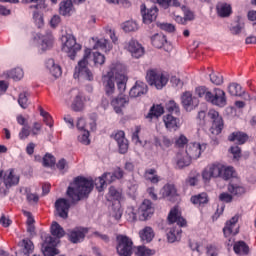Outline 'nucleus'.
<instances>
[{
  "mask_svg": "<svg viewBox=\"0 0 256 256\" xmlns=\"http://www.w3.org/2000/svg\"><path fill=\"white\" fill-rule=\"evenodd\" d=\"M109 48V40L105 39V38H100L96 41L95 45H94V49H102L105 50Z\"/></svg>",
  "mask_w": 256,
  "mask_h": 256,
  "instance_id": "nucleus-55",
  "label": "nucleus"
},
{
  "mask_svg": "<svg viewBox=\"0 0 256 256\" xmlns=\"http://www.w3.org/2000/svg\"><path fill=\"white\" fill-rule=\"evenodd\" d=\"M176 169H185L191 165V157L187 156L186 153L178 152L176 154Z\"/></svg>",
  "mask_w": 256,
  "mask_h": 256,
  "instance_id": "nucleus-30",
  "label": "nucleus"
},
{
  "mask_svg": "<svg viewBox=\"0 0 256 256\" xmlns=\"http://www.w3.org/2000/svg\"><path fill=\"white\" fill-rule=\"evenodd\" d=\"M22 247L23 248V253L25 255H29V253H33V249H35V246L33 245V242L29 239H24L22 241Z\"/></svg>",
  "mask_w": 256,
  "mask_h": 256,
  "instance_id": "nucleus-51",
  "label": "nucleus"
},
{
  "mask_svg": "<svg viewBox=\"0 0 256 256\" xmlns=\"http://www.w3.org/2000/svg\"><path fill=\"white\" fill-rule=\"evenodd\" d=\"M57 239L53 238L52 236H48L45 239L44 244L42 245V252L44 256H55L59 255V250L55 248L57 245Z\"/></svg>",
  "mask_w": 256,
  "mask_h": 256,
  "instance_id": "nucleus-11",
  "label": "nucleus"
},
{
  "mask_svg": "<svg viewBox=\"0 0 256 256\" xmlns=\"http://www.w3.org/2000/svg\"><path fill=\"white\" fill-rule=\"evenodd\" d=\"M92 56H93L94 65L105 64V55L101 54V52H93Z\"/></svg>",
  "mask_w": 256,
  "mask_h": 256,
  "instance_id": "nucleus-54",
  "label": "nucleus"
},
{
  "mask_svg": "<svg viewBox=\"0 0 256 256\" xmlns=\"http://www.w3.org/2000/svg\"><path fill=\"white\" fill-rule=\"evenodd\" d=\"M239 222V215H235L230 220H228L223 228V233L225 237H231V235H237L239 233V227L237 223Z\"/></svg>",
  "mask_w": 256,
  "mask_h": 256,
  "instance_id": "nucleus-16",
  "label": "nucleus"
},
{
  "mask_svg": "<svg viewBox=\"0 0 256 256\" xmlns=\"http://www.w3.org/2000/svg\"><path fill=\"white\" fill-rule=\"evenodd\" d=\"M62 41L64 42L62 45L63 53H66L72 61L75 60L77 52L81 51V44L77 43V39L71 34L63 36Z\"/></svg>",
  "mask_w": 256,
  "mask_h": 256,
  "instance_id": "nucleus-3",
  "label": "nucleus"
},
{
  "mask_svg": "<svg viewBox=\"0 0 256 256\" xmlns=\"http://www.w3.org/2000/svg\"><path fill=\"white\" fill-rule=\"evenodd\" d=\"M3 182L6 189H11V187L19 185V176L15 174L14 169H9L4 173Z\"/></svg>",
  "mask_w": 256,
  "mask_h": 256,
  "instance_id": "nucleus-18",
  "label": "nucleus"
},
{
  "mask_svg": "<svg viewBox=\"0 0 256 256\" xmlns=\"http://www.w3.org/2000/svg\"><path fill=\"white\" fill-rule=\"evenodd\" d=\"M108 201H121L123 199V191L117 190L114 186L109 188Z\"/></svg>",
  "mask_w": 256,
  "mask_h": 256,
  "instance_id": "nucleus-40",
  "label": "nucleus"
},
{
  "mask_svg": "<svg viewBox=\"0 0 256 256\" xmlns=\"http://www.w3.org/2000/svg\"><path fill=\"white\" fill-rule=\"evenodd\" d=\"M208 117L212 123L210 133H212V135H220L223 131V117L219 115V112L213 109L208 112Z\"/></svg>",
  "mask_w": 256,
  "mask_h": 256,
  "instance_id": "nucleus-8",
  "label": "nucleus"
},
{
  "mask_svg": "<svg viewBox=\"0 0 256 256\" xmlns=\"http://www.w3.org/2000/svg\"><path fill=\"white\" fill-rule=\"evenodd\" d=\"M51 235L56 237L54 239H56L57 243H59V239H61V237H65V230L63 227H61V225H59V223L53 222L51 225Z\"/></svg>",
  "mask_w": 256,
  "mask_h": 256,
  "instance_id": "nucleus-37",
  "label": "nucleus"
},
{
  "mask_svg": "<svg viewBox=\"0 0 256 256\" xmlns=\"http://www.w3.org/2000/svg\"><path fill=\"white\" fill-rule=\"evenodd\" d=\"M162 196L165 197H175L177 195V188L173 184H166L161 190Z\"/></svg>",
  "mask_w": 256,
  "mask_h": 256,
  "instance_id": "nucleus-45",
  "label": "nucleus"
},
{
  "mask_svg": "<svg viewBox=\"0 0 256 256\" xmlns=\"http://www.w3.org/2000/svg\"><path fill=\"white\" fill-rule=\"evenodd\" d=\"M181 101L186 111H192V109L199 105V99L193 97L191 92H184L181 96Z\"/></svg>",
  "mask_w": 256,
  "mask_h": 256,
  "instance_id": "nucleus-17",
  "label": "nucleus"
},
{
  "mask_svg": "<svg viewBox=\"0 0 256 256\" xmlns=\"http://www.w3.org/2000/svg\"><path fill=\"white\" fill-rule=\"evenodd\" d=\"M151 43L156 49H163L167 45V37L162 33H157L151 37Z\"/></svg>",
  "mask_w": 256,
  "mask_h": 256,
  "instance_id": "nucleus-31",
  "label": "nucleus"
},
{
  "mask_svg": "<svg viewBox=\"0 0 256 256\" xmlns=\"http://www.w3.org/2000/svg\"><path fill=\"white\" fill-rule=\"evenodd\" d=\"M91 191H93V180L85 177H77L74 180L73 186L68 187L66 194L71 200V203L75 205L81 199L88 197Z\"/></svg>",
  "mask_w": 256,
  "mask_h": 256,
  "instance_id": "nucleus-1",
  "label": "nucleus"
},
{
  "mask_svg": "<svg viewBox=\"0 0 256 256\" xmlns=\"http://www.w3.org/2000/svg\"><path fill=\"white\" fill-rule=\"evenodd\" d=\"M222 169H223V164L219 162L208 164L202 171V179L206 182L211 181V179H217L221 177Z\"/></svg>",
  "mask_w": 256,
  "mask_h": 256,
  "instance_id": "nucleus-7",
  "label": "nucleus"
},
{
  "mask_svg": "<svg viewBox=\"0 0 256 256\" xmlns=\"http://www.w3.org/2000/svg\"><path fill=\"white\" fill-rule=\"evenodd\" d=\"M156 145H158L159 147H162V149H167L171 147V145H173V142L166 136H163L162 139H160L159 141H156Z\"/></svg>",
  "mask_w": 256,
  "mask_h": 256,
  "instance_id": "nucleus-56",
  "label": "nucleus"
},
{
  "mask_svg": "<svg viewBox=\"0 0 256 256\" xmlns=\"http://www.w3.org/2000/svg\"><path fill=\"white\" fill-rule=\"evenodd\" d=\"M114 139L118 143L119 153H121L122 155H125V153L129 151V141L125 139V132L118 131L114 135Z\"/></svg>",
  "mask_w": 256,
  "mask_h": 256,
  "instance_id": "nucleus-21",
  "label": "nucleus"
},
{
  "mask_svg": "<svg viewBox=\"0 0 256 256\" xmlns=\"http://www.w3.org/2000/svg\"><path fill=\"white\" fill-rule=\"evenodd\" d=\"M55 208H56L57 214L62 219H67V217H69V209H71V204L69 203V200L65 198H60L56 200Z\"/></svg>",
  "mask_w": 256,
  "mask_h": 256,
  "instance_id": "nucleus-15",
  "label": "nucleus"
},
{
  "mask_svg": "<svg viewBox=\"0 0 256 256\" xmlns=\"http://www.w3.org/2000/svg\"><path fill=\"white\" fill-rule=\"evenodd\" d=\"M208 103H212L216 107H225L227 105L225 91L220 88H214L213 92L210 93V97H208Z\"/></svg>",
  "mask_w": 256,
  "mask_h": 256,
  "instance_id": "nucleus-9",
  "label": "nucleus"
},
{
  "mask_svg": "<svg viewBox=\"0 0 256 256\" xmlns=\"http://www.w3.org/2000/svg\"><path fill=\"white\" fill-rule=\"evenodd\" d=\"M89 59H91V49L86 48L84 51L83 59L78 62V65L75 68L74 79H87V81H93L94 76L93 72L87 67L89 65Z\"/></svg>",
  "mask_w": 256,
  "mask_h": 256,
  "instance_id": "nucleus-2",
  "label": "nucleus"
},
{
  "mask_svg": "<svg viewBox=\"0 0 256 256\" xmlns=\"http://www.w3.org/2000/svg\"><path fill=\"white\" fill-rule=\"evenodd\" d=\"M139 211L143 219H149V217L155 213V208L153 207L151 200L145 199L140 205Z\"/></svg>",
  "mask_w": 256,
  "mask_h": 256,
  "instance_id": "nucleus-24",
  "label": "nucleus"
},
{
  "mask_svg": "<svg viewBox=\"0 0 256 256\" xmlns=\"http://www.w3.org/2000/svg\"><path fill=\"white\" fill-rule=\"evenodd\" d=\"M181 233H182L181 228H178L177 230H175V229L170 230V232L168 233L169 243H175V241H177V239H179Z\"/></svg>",
  "mask_w": 256,
  "mask_h": 256,
  "instance_id": "nucleus-53",
  "label": "nucleus"
},
{
  "mask_svg": "<svg viewBox=\"0 0 256 256\" xmlns=\"http://www.w3.org/2000/svg\"><path fill=\"white\" fill-rule=\"evenodd\" d=\"M28 94L27 92H23V93H20L19 95V98H18V103L20 105V107H22V109H27L28 107Z\"/></svg>",
  "mask_w": 256,
  "mask_h": 256,
  "instance_id": "nucleus-57",
  "label": "nucleus"
},
{
  "mask_svg": "<svg viewBox=\"0 0 256 256\" xmlns=\"http://www.w3.org/2000/svg\"><path fill=\"white\" fill-rule=\"evenodd\" d=\"M55 157L51 154H46L43 157V165L44 167H53V165H55Z\"/></svg>",
  "mask_w": 256,
  "mask_h": 256,
  "instance_id": "nucleus-58",
  "label": "nucleus"
},
{
  "mask_svg": "<svg viewBox=\"0 0 256 256\" xmlns=\"http://www.w3.org/2000/svg\"><path fill=\"white\" fill-rule=\"evenodd\" d=\"M33 19L38 29H41V27L45 25V21L43 20V15L39 14V12H34Z\"/></svg>",
  "mask_w": 256,
  "mask_h": 256,
  "instance_id": "nucleus-59",
  "label": "nucleus"
},
{
  "mask_svg": "<svg viewBox=\"0 0 256 256\" xmlns=\"http://www.w3.org/2000/svg\"><path fill=\"white\" fill-rule=\"evenodd\" d=\"M163 113H165V109L161 105H154L150 108L149 113L146 115V119H149V121L154 117L157 119L161 117Z\"/></svg>",
  "mask_w": 256,
  "mask_h": 256,
  "instance_id": "nucleus-36",
  "label": "nucleus"
},
{
  "mask_svg": "<svg viewBox=\"0 0 256 256\" xmlns=\"http://www.w3.org/2000/svg\"><path fill=\"white\" fill-rule=\"evenodd\" d=\"M219 17H229L231 15V5L226 3H219L216 6Z\"/></svg>",
  "mask_w": 256,
  "mask_h": 256,
  "instance_id": "nucleus-41",
  "label": "nucleus"
},
{
  "mask_svg": "<svg viewBox=\"0 0 256 256\" xmlns=\"http://www.w3.org/2000/svg\"><path fill=\"white\" fill-rule=\"evenodd\" d=\"M40 115L43 117V121L48 127H53V117H51V114L49 112L44 111L43 107H39Z\"/></svg>",
  "mask_w": 256,
  "mask_h": 256,
  "instance_id": "nucleus-48",
  "label": "nucleus"
},
{
  "mask_svg": "<svg viewBox=\"0 0 256 256\" xmlns=\"http://www.w3.org/2000/svg\"><path fill=\"white\" fill-rule=\"evenodd\" d=\"M139 237L141 241L151 243L155 237V232L153 231V228H151L150 226H146L142 230H140Z\"/></svg>",
  "mask_w": 256,
  "mask_h": 256,
  "instance_id": "nucleus-33",
  "label": "nucleus"
},
{
  "mask_svg": "<svg viewBox=\"0 0 256 256\" xmlns=\"http://www.w3.org/2000/svg\"><path fill=\"white\" fill-rule=\"evenodd\" d=\"M37 37L41 41L43 51H47V49H51L53 47V34H51V32H47L45 35L38 33Z\"/></svg>",
  "mask_w": 256,
  "mask_h": 256,
  "instance_id": "nucleus-29",
  "label": "nucleus"
},
{
  "mask_svg": "<svg viewBox=\"0 0 256 256\" xmlns=\"http://www.w3.org/2000/svg\"><path fill=\"white\" fill-rule=\"evenodd\" d=\"M136 254H137L138 256H150V255H153V250L148 249V248L145 247V246H139V247L137 248Z\"/></svg>",
  "mask_w": 256,
  "mask_h": 256,
  "instance_id": "nucleus-62",
  "label": "nucleus"
},
{
  "mask_svg": "<svg viewBox=\"0 0 256 256\" xmlns=\"http://www.w3.org/2000/svg\"><path fill=\"white\" fill-rule=\"evenodd\" d=\"M23 75H24L23 69L21 68H15L8 72V77H10L11 79H14V81H19L23 79Z\"/></svg>",
  "mask_w": 256,
  "mask_h": 256,
  "instance_id": "nucleus-49",
  "label": "nucleus"
},
{
  "mask_svg": "<svg viewBox=\"0 0 256 256\" xmlns=\"http://www.w3.org/2000/svg\"><path fill=\"white\" fill-rule=\"evenodd\" d=\"M152 3H157L162 9H169V7H179V0H151Z\"/></svg>",
  "mask_w": 256,
  "mask_h": 256,
  "instance_id": "nucleus-43",
  "label": "nucleus"
},
{
  "mask_svg": "<svg viewBox=\"0 0 256 256\" xmlns=\"http://www.w3.org/2000/svg\"><path fill=\"white\" fill-rule=\"evenodd\" d=\"M148 91L147 84L145 82L137 81L135 85L130 89V97H141Z\"/></svg>",
  "mask_w": 256,
  "mask_h": 256,
  "instance_id": "nucleus-26",
  "label": "nucleus"
},
{
  "mask_svg": "<svg viewBox=\"0 0 256 256\" xmlns=\"http://www.w3.org/2000/svg\"><path fill=\"white\" fill-rule=\"evenodd\" d=\"M164 125L169 131H177L179 129V119L171 114L164 115Z\"/></svg>",
  "mask_w": 256,
  "mask_h": 256,
  "instance_id": "nucleus-28",
  "label": "nucleus"
},
{
  "mask_svg": "<svg viewBox=\"0 0 256 256\" xmlns=\"http://www.w3.org/2000/svg\"><path fill=\"white\" fill-rule=\"evenodd\" d=\"M116 250L119 256H131L133 255V240L123 234L116 236Z\"/></svg>",
  "mask_w": 256,
  "mask_h": 256,
  "instance_id": "nucleus-4",
  "label": "nucleus"
},
{
  "mask_svg": "<svg viewBox=\"0 0 256 256\" xmlns=\"http://www.w3.org/2000/svg\"><path fill=\"white\" fill-rule=\"evenodd\" d=\"M94 185H95L97 191H99V193H101V191H103L105 189V185H107V184H106L103 176H100L95 179Z\"/></svg>",
  "mask_w": 256,
  "mask_h": 256,
  "instance_id": "nucleus-60",
  "label": "nucleus"
},
{
  "mask_svg": "<svg viewBox=\"0 0 256 256\" xmlns=\"http://www.w3.org/2000/svg\"><path fill=\"white\" fill-rule=\"evenodd\" d=\"M124 49H126V51H129V53H131L132 57H135V59H139V57H143V54L145 53L143 46H141V44H139V42H137L134 39H131L130 41L125 42Z\"/></svg>",
  "mask_w": 256,
  "mask_h": 256,
  "instance_id": "nucleus-10",
  "label": "nucleus"
},
{
  "mask_svg": "<svg viewBox=\"0 0 256 256\" xmlns=\"http://www.w3.org/2000/svg\"><path fill=\"white\" fill-rule=\"evenodd\" d=\"M196 95L198 97L204 98L205 101H209V97H211V91H209V88L205 86H200L195 89Z\"/></svg>",
  "mask_w": 256,
  "mask_h": 256,
  "instance_id": "nucleus-46",
  "label": "nucleus"
},
{
  "mask_svg": "<svg viewBox=\"0 0 256 256\" xmlns=\"http://www.w3.org/2000/svg\"><path fill=\"white\" fill-rule=\"evenodd\" d=\"M87 233H89V228L76 227L68 233L69 241L71 243H81L85 240Z\"/></svg>",
  "mask_w": 256,
  "mask_h": 256,
  "instance_id": "nucleus-13",
  "label": "nucleus"
},
{
  "mask_svg": "<svg viewBox=\"0 0 256 256\" xmlns=\"http://www.w3.org/2000/svg\"><path fill=\"white\" fill-rule=\"evenodd\" d=\"M144 177L146 181H150V183H153L154 185H157V183L161 181V178L157 175V170L153 168L147 169L144 173Z\"/></svg>",
  "mask_w": 256,
  "mask_h": 256,
  "instance_id": "nucleus-38",
  "label": "nucleus"
},
{
  "mask_svg": "<svg viewBox=\"0 0 256 256\" xmlns=\"http://www.w3.org/2000/svg\"><path fill=\"white\" fill-rule=\"evenodd\" d=\"M46 68L49 70L52 77H55L56 79L58 77H61V75L63 73L61 71V66H59L58 64H55V60H53V59H48L46 61Z\"/></svg>",
  "mask_w": 256,
  "mask_h": 256,
  "instance_id": "nucleus-32",
  "label": "nucleus"
},
{
  "mask_svg": "<svg viewBox=\"0 0 256 256\" xmlns=\"http://www.w3.org/2000/svg\"><path fill=\"white\" fill-rule=\"evenodd\" d=\"M68 99L74 98L72 105H71V109L73 111L79 112V111H83V100L81 99V94H79V90H72L68 95H67Z\"/></svg>",
  "mask_w": 256,
  "mask_h": 256,
  "instance_id": "nucleus-20",
  "label": "nucleus"
},
{
  "mask_svg": "<svg viewBox=\"0 0 256 256\" xmlns=\"http://www.w3.org/2000/svg\"><path fill=\"white\" fill-rule=\"evenodd\" d=\"M166 110L168 113H172L174 115H179V113H181L179 104H177L175 100H170L166 103Z\"/></svg>",
  "mask_w": 256,
  "mask_h": 256,
  "instance_id": "nucleus-47",
  "label": "nucleus"
},
{
  "mask_svg": "<svg viewBox=\"0 0 256 256\" xmlns=\"http://www.w3.org/2000/svg\"><path fill=\"white\" fill-rule=\"evenodd\" d=\"M121 67L119 64H112L110 67V71L107 73V75L104 76V89L105 93L108 97H111L113 93H115V81H117V71Z\"/></svg>",
  "mask_w": 256,
  "mask_h": 256,
  "instance_id": "nucleus-5",
  "label": "nucleus"
},
{
  "mask_svg": "<svg viewBox=\"0 0 256 256\" xmlns=\"http://www.w3.org/2000/svg\"><path fill=\"white\" fill-rule=\"evenodd\" d=\"M249 136L245 132H233L228 140L237 143L238 145H243L247 143Z\"/></svg>",
  "mask_w": 256,
  "mask_h": 256,
  "instance_id": "nucleus-34",
  "label": "nucleus"
},
{
  "mask_svg": "<svg viewBox=\"0 0 256 256\" xmlns=\"http://www.w3.org/2000/svg\"><path fill=\"white\" fill-rule=\"evenodd\" d=\"M219 201H222V203H232L233 202V196H232V194H229L227 192H223L219 195Z\"/></svg>",
  "mask_w": 256,
  "mask_h": 256,
  "instance_id": "nucleus-64",
  "label": "nucleus"
},
{
  "mask_svg": "<svg viewBox=\"0 0 256 256\" xmlns=\"http://www.w3.org/2000/svg\"><path fill=\"white\" fill-rule=\"evenodd\" d=\"M139 29V26L137 25V22L133 20H128L123 24V30L126 33H131V31H137Z\"/></svg>",
  "mask_w": 256,
  "mask_h": 256,
  "instance_id": "nucleus-50",
  "label": "nucleus"
},
{
  "mask_svg": "<svg viewBox=\"0 0 256 256\" xmlns=\"http://www.w3.org/2000/svg\"><path fill=\"white\" fill-rule=\"evenodd\" d=\"M117 77H118V79H116L117 89L120 94H123L125 93V89H127V77H125V75L123 74H119V72H117Z\"/></svg>",
  "mask_w": 256,
  "mask_h": 256,
  "instance_id": "nucleus-44",
  "label": "nucleus"
},
{
  "mask_svg": "<svg viewBox=\"0 0 256 256\" xmlns=\"http://www.w3.org/2000/svg\"><path fill=\"white\" fill-rule=\"evenodd\" d=\"M205 149H207L205 144L190 143L186 148V152L184 153L190 157V159H199L202 151H205Z\"/></svg>",
  "mask_w": 256,
  "mask_h": 256,
  "instance_id": "nucleus-14",
  "label": "nucleus"
},
{
  "mask_svg": "<svg viewBox=\"0 0 256 256\" xmlns=\"http://www.w3.org/2000/svg\"><path fill=\"white\" fill-rule=\"evenodd\" d=\"M149 85L163 89L169 83V77L159 70H149L146 75Z\"/></svg>",
  "mask_w": 256,
  "mask_h": 256,
  "instance_id": "nucleus-6",
  "label": "nucleus"
},
{
  "mask_svg": "<svg viewBox=\"0 0 256 256\" xmlns=\"http://www.w3.org/2000/svg\"><path fill=\"white\" fill-rule=\"evenodd\" d=\"M210 81L214 85H223V75L219 72H212L210 75Z\"/></svg>",
  "mask_w": 256,
  "mask_h": 256,
  "instance_id": "nucleus-52",
  "label": "nucleus"
},
{
  "mask_svg": "<svg viewBox=\"0 0 256 256\" xmlns=\"http://www.w3.org/2000/svg\"><path fill=\"white\" fill-rule=\"evenodd\" d=\"M233 249L236 255H247L249 253V246L245 241L236 242Z\"/></svg>",
  "mask_w": 256,
  "mask_h": 256,
  "instance_id": "nucleus-39",
  "label": "nucleus"
},
{
  "mask_svg": "<svg viewBox=\"0 0 256 256\" xmlns=\"http://www.w3.org/2000/svg\"><path fill=\"white\" fill-rule=\"evenodd\" d=\"M190 201L193 203V205L201 207V205H207V203H209V195H207L205 192H202L198 195L192 196Z\"/></svg>",
  "mask_w": 256,
  "mask_h": 256,
  "instance_id": "nucleus-35",
  "label": "nucleus"
},
{
  "mask_svg": "<svg viewBox=\"0 0 256 256\" xmlns=\"http://www.w3.org/2000/svg\"><path fill=\"white\" fill-rule=\"evenodd\" d=\"M59 13L64 17H71L75 13V7H73V1L63 0L59 5Z\"/></svg>",
  "mask_w": 256,
  "mask_h": 256,
  "instance_id": "nucleus-25",
  "label": "nucleus"
},
{
  "mask_svg": "<svg viewBox=\"0 0 256 256\" xmlns=\"http://www.w3.org/2000/svg\"><path fill=\"white\" fill-rule=\"evenodd\" d=\"M235 175V168L232 166H225L223 165V168L221 169L220 172V178L224 179V181H229L231 177Z\"/></svg>",
  "mask_w": 256,
  "mask_h": 256,
  "instance_id": "nucleus-42",
  "label": "nucleus"
},
{
  "mask_svg": "<svg viewBox=\"0 0 256 256\" xmlns=\"http://www.w3.org/2000/svg\"><path fill=\"white\" fill-rule=\"evenodd\" d=\"M227 189L233 197H241L247 193V189H245V186L241 183L230 182Z\"/></svg>",
  "mask_w": 256,
  "mask_h": 256,
  "instance_id": "nucleus-27",
  "label": "nucleus"
},
{
  "mask_svg": "<svg viewBox=\"0 0 256 256\" xmlns=\"http://www.w3.org/2000/svg\"><path fill=\"white\" fill-rule=\"evenodd\" d=\"M143 9H145V5L141 6L143 23H146V25H149V23H153V21L157 19V15H159V8H157V6L151 7L150 9H148L147 13H144Z\"/></svg>",
  "mask_w": 256,
  "mask_h": 256,
  "instance_id": "nucleus-22",
  "label": "nucleus"
},
{
  "mask_svg": "<svg viewBox=\"0 0 256 256\" xmlns=\"http://www.w3.org/2000/svg\"><path fill=\"white\" fill-rule=\"evenodd\" d=\"M78 141L82 143V145H89L91 140L89 139V131L84 130L81 135L78 136Z\"/></svg>",
  "mask_w": 256,
  "mask_h": 256,
  "instance_id": "nucleus-61",
  "label": "nucleus"
},
{
  "mask_svg": "<svg viewBox=\"0 0 256 256\" xmlns=\"http://www.w3.org/2000/svg\"><path fill=\"white\" fill-rule=\"evenodd\" d=\"M228 93L232 95V97H244L245 101H252L253 97H251L250 93L245 92L243 87L240 84L235 82L230 83L228 85Z\"/></svg>",
  "mask_w": 256,
  "mask_h": 256,
  "instance_id": "nucleus-12",
  "label": "nucleus"
},
{
  "mask_svg": "<svg viewBox=\"0 0 256 256\" xmlns=\"http://www.w3.org/2000/svg\"><path fill=\"white\" fill-rule=\"evenodd\" d=\"M187 143H189V139H187L185 137V135H180L176 141H175V145L176 147H179V148H183L187 145Z\"/></svg>",
  "mask_w": 256,
  "mask_h": 256,
  "instance_id": "nucleus-63",
  "label": "nucleus"
},
{
  "mask_svg": "<svg viewBox=\"0 0 256 256\" xmlns=\"http://www.w3.org/2000/svg\"><path fill=\"white\" fill-rule=\"evenodd\" d=\"M168 222L177 223L179 227H185V225H187V220L181 217V212H179V208H177V206L170 210L168 214Z\"/></svg>",
  "mask_w": 256,
  "mask_h": 256,
  "instance_id": "nucleus-19",
  "label": "nucleus"
},
{
  "mask_svg": "<svg viewBox=\"0 0 256 256\" xmlns=\"http://www.w3.org/2000/svg\"><path fill=\"white\" fill-rule=\"evenodd\" d=\"M129 103V98L127 96H117L111 100V105L115 113H123V107Z\"/></svg>",
  "mask_w": 256,
  "mask_h": 256,
  "instance_id": "nucleus-23",
  "label": "nucleus"
}]
</instances>
